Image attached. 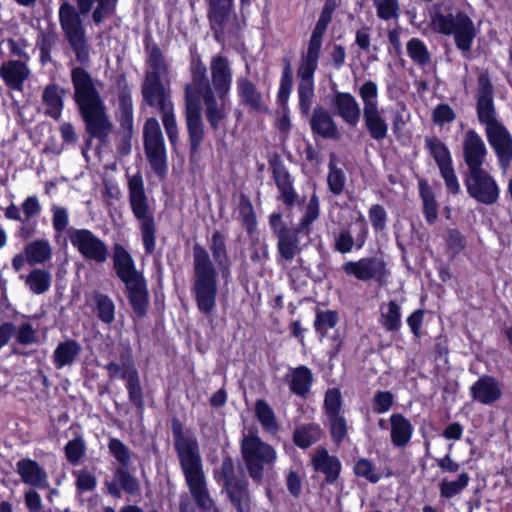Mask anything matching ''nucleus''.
Returning <instances> with one entry per match:
<instances>
[{
	"label": "nucleus",
	"mask_w": 512,
	"mask_h": 512,
	"mask_svg": "<svg viewBox=\"0 0 512 512\" xmlns=\"http://www.w3.org/2000/svg\"><path fill=\"white\" fill-rule=\"evenodd\" d=\"M391 442L396 447H405L411 440L413 426L410 421L400 413L390 416Z\"/></svg>",
	"instance_id": "obj_33"
},
{
	"label": "nucleus",
	"mask_w": 512,
	"mask_h": 512,
	"mask_svg": "<svg viewBox=\"0 0 512 512\" xmlns=\"http://www.w3.org/2000/svg\"><path fill=\"white\" fill-rule=\"evenodd\" d=\"M330 20V16L325 14V11L322 12L308 43V48L305 54H303L302 58L319 60L320 51L322 47V38L327 29L328 22Z\"/></svg>",
	"instance_id": "obj_36"
},
{
	"label": "nucleus",
	"mask_w": 512,
	"mask_h": 512,
	"mask_svg": "<svg viewBox=\"0 0 512 512\" xmlns=\"http://www.w3.org/2000/svg\"><path fill=\"white\" fill-rule=\"evenodd\" d=\"M464 184L468 195L478 203L493 205L499 200V185L496 179L484 168L466 171Z\"/></svg>",
	"instance_id": "obj_14"
},
{
	"label": "nucleus",
	"mask_w": 512,
	"mask_h": 512,
	"mask_svg": "<svg viewBox=\"0 0 512 512\" xmlns=\"http://www.w3.org/2000/svg\"><path fill=\"white\" fill-rule=\"evenodd\" d=\"M96 304V313L99 320L103 323L110 324L115 319V304L110 297L102 293L94 294Z\"/></svg>",
	"instance_id": "obj_53"
},
{
	"label": "nucleus",
	"mask_w": 512,
	"mask_h": 512,
	"mask_svg": "<svg viewBox=\"0 0 512 512\" xmlns=\"http://www.w3.org/2000/svg\"><path fill=\"white\" fill-rule=\"evenodd\" d=\"M16 471L25 484L36 488H47L48 476L44 469L34 460L22 459L16 464Z\"/></svg>",
	"instance_id": "obj_25"
},
{
	"label": "nucleus",
	"mask_w": 512,
	"mask_h": 512,
	"mask_svg": "<svg viewBox=\"0 0 512 512\" xmlns=\"http://www.w3.org/2000/svg\"><path fill=\"white\" fill-rule=\"evenodd\" d=\"M143 146L152 170L164 178L167 170V152L159 121L155 117L146 119L143 126Z\"/></svg>",
	"instance_id": "obj_13"
},
{
	"label": "nucleus",
	"mask_w": 512,
	"mask_h": 512,
	"mask_svg": "<svg viewBox=\"0 0 512 512\" xmlns=\"http://www.w3.org/2000/svg\"><path fill=\"white\" fill-rule=\"evenodd\" d=\"M461 149L467 171L483 168L488 149L483 138L474 129H468L464 132Z\"/></svg>",
	"instance_id": "obj_16"
},
{
	"label": "nucleus",
	"mask_w": 512,
	"mask_h": 512,
	"mask_svg": "<svg viewBox=\"0 0 512 512\" xmlns=\"http://www.w3.org/2000/svg\"><path fill=\"white\" fill-rule=\"evenodd\" d=\"M318 67V61L302 58L298 69L300 82L298 86L299 106L303 115H308L314 98V73Z\"/></svg>",
	"instance_id": "obj_17"
},
{
	"label": "nucleus",
	"mask_w": 512,
	"mask_h": 512,
	"mask_svg": "<svg viewBox=\"0 0 512 512\" xmlns=\"http://www.w3.org/2000/svg\"><path fill=\"white\" fill-rule=\"evenodd\" d=\"M225 489L238 512H249V495L245 479L241 478L236 482H230Z\"/></svg>",
	"instance_id": "obj_39"
},
{
	"label": "nucleus",
	"mask_w": 512,
	"mask_h": 512,
	"mask_svg": "<svg viewBox=\"0 0 512 512\" xmlns=\"http://www.w3.org/2000/svg\"><path fill=\"white\" fill-rule=\"evenodd\" d=\"M209 247L212 252L214 261L224 273L228 270L229 258L226 249L225 237L220 231H215L212 234Z\"/></svg>",
	"instance_id": "obj_45"
},
{
	"label": "nucleus",
	"mask_w": 512,
	"mask_h": 512,
	"mask_svg": "<svg viewBox=\"0 0 512 512\" xmlns=\"http://www.w3.org/2000/svg\"><path fill=\"white\" fill-rule=\"evenodd\" d=\"M52 276L43 269H34L26 277V285L34 294H43L51 286Z\"/></svg>",
	"instance_id": "obj_49"
},
{
	"label": "nucleus",
	"mask_w": 512,
	"mask_h": 512,
	"mask_svg": "<svg viewBox=\"0 0 512 512\" xmlns=\"http://www.w3.org/2000/svg\"><path fill=\"white\" fill-rule=\"evenodd\" d=\"M328 419L333 440L337 443L342 442L346 437L348 430L345 418L341 414H338L330 416Z\"/></svg>",
	"instance_id": "obj_63"
},
{
	"label": "nucleus",
	"mask_w": 512,
	"mask_h": 512,
	"mask_svg": "<svg viewBox=\"0 0 512 512\" xmlns=\"http://www.w3.org/2000/svg\"><path fill=\"white\" fill-rule=\"evenodd\" d=\"M377 16L382 20L397 19L400 13L398 0H379L375 4Z\"/></svg>",
	"instance_id": "obj_58"
},
{
	"label": "nucleus",
	"mask_w": 512,
	"mask_h": 512,
	"mask_svg": "<svg viewBox=\"0 0 512 512\" xmlns=\"http://www.w3.org/2000/svg\"><path fill=\"white\" fill-rule=\"evenodd\" d=\"M434 29L443 35H453L456 47L469 58L477 31L472 19L464 12L436 13L432 18Z\"/></svg>",
	"instance_id": "obj_9"
},
{
	"label": "nucleus",
	"mask_w": 512,
	"mask_h": 512,
	"mask_svg": "<svg viewBox=\"0 0 512 512\" xmlns=\"http://www.w3.org/2000/svg\"><path fill=\"white\" fill-rule=\"evenodd\" d=\"M425 147L434 158L439 169L452 165L448 147L437 137H426Z\"/></svg>",
	"instance_id": "obj_43"
},
{
	"label": "nucleus",
	"mask_w": 512,
	"mask_h": 512,
	"mask_svg": "<svg viewBox=\"0 0 512 512\" xmlns=\"http://www.w3.org/2000/svg\"><path fill=\"white\" fill-rule=\"evenodd\" d=\"M69 240L80 255L95 263H104L109 258L107 244L88 229L70 228L67 231Z\"/></svg>",
	"instance_id": "obj_15"
},
{
	"label": "nucleus",
	"mask_w": 512,
	"mask_h": 512,
	"mask_svg": "<svg viewBox=\"0 0 512 512\" xmlns=\"http://www.w3.org/2000/svg\"><path fill=\"white\" fill-rule=\"evenodd\" d=\"M239 217L248 233L255 231L257 226L256 214L248 196L241 194L239 197Z\"/></svg>",
	"instance_id": "obj_51"
},
{
	"label": "nucleus",
	"mask_w": 512,
	"mask_h": 512,
	"mask_svg": "<svg viewBox=\"0 0 512 512\" xmlns=\"http://www.w3.org/2000/svg\"><path fill=\"white\" fill-rule=\"evenodd\" d=\"M329 172L327 175V184L329 190L334 195H340L345 188L346 184V175L342 168L338 167L336 164V157L334 154L330 155L329 163H328Z\"/></svg>",
	"instance_id": "obj_46"
},
{
	"label": "nucleus",
	"mask_w": 512,
	"mask_h": 512,
	"mask_svg": "<svg viewBox=\"0 0 512 512\" xmlns=\"http://www.w3.org/2000/svg\"><path fill=\"white\" fill-rule=\"evenodd\" d=\"M113 263L117 276L123 282L143 275L136 270L134 260L122 245L117 244L114 246Z\"/></svg>",
	"instance_id": "obj_28"
},
{
	"label": "nucleus",
	"mask_w": 512,
	"mask_h": 512,
	"mask_svg": "<svg viewBox=\"0 0 512 512\" xmlns=\"http://www.w3.org/2000/svg\"><path fill=\"white\" fill-rule=\"evenodd\" d=\"M470 475L467 472H461L456 479L443 478L439 483L440 497L452 499L460 495L470 483Z\"/></svg>",
	"instance_id": "obj_42"
},
{
	"label": "nucleus",
	"mask_w": 512,
	"mask_h": 512,
	"mask_svg": "<svg viewBox=\"0 0 512 512\" xmlns=\"http://www.w3.org/2000/svg\"><path fill=\"white\" fill-rule=\"evenodd\" d=\"M142 96L150 107H154L161 115V121L172 147L176 149L179 141V128L176 120L174 104L170 89L161 80L150 77L144 79Z\"/></svg>",
	"instance_id": "obj_8"
},
{
	"label": "nucleus",
	"mask_w": 512,
	"mask_h": 512,
	"mask_svg": "<svg viewBox=\"0 0 512 512\" xmlns=\"http://www.w3.org/2000/svg\"><path fill=\"white\" fill-rule=\"evenodd\" d=\"M74 101L85 123L87 133L106 143L114 125L91 75L82 67L71 70Z\"/></svg>",
	"instance_id": "obj_4"
},
{
	"label": "nucleus",
	"mask_w": 512,
	"mask_h": 512,
	"mask_svg": "<svg viewBox=\"0 0 512 512\" xmlns=\"http://www.w3.org/2000/svg\"><path fill=\"white\" fill-rule=\"evenodd\" d=\"M363 104L364 127L375 141H382L388 136L389 125L384 117V110L378 101V86L368 80L358 90Z\"/></svg>",
	"instance_id": "obj_10"
},
{
	"label": "nucleus",
	"mask_w": 512,
	"mask_h": 512,
	"mask_svg": "<svg viewBox=\"0 0 512 512\" xmlns=\"http://www.w3.org/2000/svg\"><path fill=\"white\" fill-rule=\"evenodd\" d=\"M241 453L250 477L256 481L262 480L264 467L273 465L277 459L276 450L253 434L243 436Z\"/></svg>",
	"instance_id": "obj_12"
},
{
	"label": "nucleus",
	"mask_w": 512,
	"mask_h": 512,
	"mask_svg": "<svg viewBox=\"0 0 512 512\" xmlns=\"http://www.w3.org/2000/svg\"><path fill=\"white\" fill-rule=\"evenodd\" d=\"M420 196L423 202V213L429 224H434L438 217V205L433 191L427 184H420Z\"/></svg>",
	"instance_id": "obj_50"
},
{
	"label": "nucleus",
	"mask_w": 512,
	"mask_h": 512,
	"mask_svg": "<svg viewBox=\"0 0 512 512\" xmlns=\"http://www.w3.org/2000/svg\"><path fill=\"white\" fill-rule=\"evenodd\" d=\"M233 0H209V20L211 28L217 33L228 22Z\"/></svg>",
	"instance_id": "obj_35"
},
{
	"label": "nucleus",
	"mask_w": 512,
	"mask_h": 512,
	"mask_svg": "<svg viewBox=\"0 0 512 512\" xmlns=\"http://www.w3.org/2000/svg\"><path fill=\"white\" fill-rule=\"evenodd\" d=\"M310 126L314 133L326 139L338 138V127L329 112L317 106L311 115Z\"/></svg>",
	"instance_id": "obj_27"
},
{
	"label": "nucleus",
	"mask_w": 512,
	"mask_h": 512,
	"mask_svg": "<svg viewBox=\"0 0 512 512\" xmlns=\"http://www.w3.org/2000/svg\"><path fill=\"white\" fill-rule=\"evenodd\" d=\"M237 91L241 103L248 106L250 110L259 113L266 112L268 110L262 93L247 77H240L237 79Z\"/></svg>",
	"instance_id": "obj_26"
},
{
	"label": "nucleus",
	"mask_w": 512,
	"mask_h": 512,
	"mask_svg": "<svg viewBox=\"0 0 512 512\" xmlns=\"http://www.w3.org/2000/svg\"><path fill=\"white\" fill-rule=\"evenodd\" d=\"M338 322V315L335 311L326 310L319 311L316 314L315 329L321 335V339L325 338L330 329H333Z\"/></svg>",
	"instance_id": "obj_56"
},
{
	"label": "nucleus",
	"mask_w": 512,
	"mask_h": 512,
	"mask_svg": "<svg viewBox=\"0 0 512 512\" xmlns=\"http://www.w3.org/2000/svg\"><path fill=\"white\" fill-rule=\"evenodd\" d=\"M127 289V297L133 312L142 318L146 315L149 305V293L144 276L132 278L124 282Z\"/></svg>",
	"instance_id": "obj_23"
},
{
	"label": "nucleus",
	"mask_w": 512,
	"mask_h": 512,
	"mask_svg": "<svg viewBox=\"0 0 512 512\" xmlns=\"http://www.w3.org/2000/svg\"><path fill=\"white\" fill-rule=\"evenodd\" d=\"M148 63L149 70L145 74L146 79L153 77V79L161 80L168 73L167 64L158 48L151 49Z\"/></svg>",
	"instance_id": "obj_52"
},
{
	"label": "nucleus",
	"mask_w": 512,
	"mask_h": 512,
	"mask_svg": "<svg viewBox=\"0 0 512 512\" xmlns=\"http://www.w3.org/2000/svg\"><path fill=\"white\" fill-rule=\"evenodd\" d=\"M289 389L297 396L305 397L312 386L314 377L312 371L306 366H299L286 376Z\"/></svg>",
	"instance_id": "obj_29"
},
{
	"label": "nucleus",
	"mask_w": 512,
	"mask_h": 512,
	"mask_svg": "<svg viewBox=\"0 0 512 512\" xmlns=\"http://www.w3.org/2000/svg\"><path fill=\"white\" fill-rule=\"evenodd\" d=\"M64 89L55 83L47 85L42 93V102L45 106V113L59 119L63 110Z\"/></svg>",
	"instance_id": "obj_34"
},
{
	"label": "nucleus",
	"mask_w": 512,
	"mask_h": 512,
	"mask_svg": "<svg viewBox=\"0 0 512 512\" xmlns=\"http://www.w3.org/2000/svg\"><path fill=\"white\" fill-rule=\"evenodd\" d=\"M334 113L350 127H356L361 118V107L356 98L348 92H336L332 98Z\"/></svg>",
	"instance_id": "obj_20"
},
{
	"label": "nucleus",
	"mask_w": 512,
	"mask_h": 512,
	"mask_svg": "<svg viewBox=\"0 0 512 512\" xmlns=\"http://www.w3.org/2000/svg\"><path fill=\"white\" fill-rule=\"evenodd\" d=\"M345 274L361 281L381 279L386 274V263L382 257H366L343 264Z\"/></svg>",
	"instance_id": "obj_18"
},
{
	"label": "nucleus",
	"mask_w": 512,
	"mask_h": 512,
	"mask_svg": "<svg viewBox=\"0 0 512 512\" xmlns=\"http://www.w3.org/2000/svg\"><path fill=\"white\" fill-rule=\"evenodd\" d=\"M354 472L357 476L367 479L371 483H377L381 476L376 473L374 465L367 459H359L355 466Z\"/></svg>",
	"instance_id": "obj_61"
},
{
	"label": "nucleus",
	"mask_w": 512,
	"mask_h": 512,
	"mask_svg": "<svg viewBox=\"0 0 512 512\" xmlns=\"http://www.w3.org/2000/svg\"><path fill=\"white\" fill-rule=\"evenodd\" d=\"M74 101L85 123L87 133L106 143L114 125L91 75L82 67L71 70Z\"/></svg>",
	"instance_id": "obj_3"
},
{
	"label": "nucleus",
	"mask_w": 512,
	"mask_h": 512,
	"mask_svg": "<svg viewBox=\"0 0 512 512\" xmlns=\"http://www.w3.org/2000/svg\"><path fill=\"white\" fill-rule=\"evenodd\" d=\"M171 429L180 468L194 501L204 512H220L207 489L202 456L195 433L190 429L184 430L178 419H173Z\"/></svg>",
	"instance_id": "obj_2"
},
{
	"label": "nucleus",
	"mask_w": 512,
	"mask_h": 512,
	"mask_svg": "<svg viewBox=\"0 0 512 512\" xmlns=\"http://www.w3.org/2000/svg\"><path fill=\"white\" fill-rule=\"evenodd\" d=\"M128 201L134 218L139 222L146 253L151 254L156 244V223L154 208L145 191L140 173L127 175Z\"/></svg>",
	"instance_id": "obj_7"
},
{
	"label": "nucleus",
	"mask_w": 512,
	"mask_h": 512,
	"mask_svg": "<svg viewBox=\"0 0 512 512\" xmlns=\"http://www.w3.org/2000/svg\"><path fill=\"white\" fill-rule=\"evenodd\" d=\"M81 14H88L94 5H96L92 19L96 24H100L105 18L110 17L115 12L117 0H76Z\"/></svg>",
	"instance_id": "obj_31"
},
{
	"label": "nucleus",
	"mask_w": 512,
	"mask_h": 512,
	"mask_svg": "<svg viewBox=\"0 0 512 512\" xmlns=\"http://www.w3.org/2000/svg\"><path fill=\"white\" fill-rule=\"evenodd\" d=\"M475 98L478 121L485 126L487 140L498 158L501 169L505 171L512 162V136L497 119L494 86L486 70L478 75Z\"/></svg>",
	"instance_id": "obj_5"
},
{
	"label": "nucleus",
	"mask_w": 512,
	"mask_h": 512,
	"mask_svg": "<svg viewBox=\"0 0 512 512\" xmlns=\"http://www.w3.org/2000/svg\"><path fill=\"white\" fill-rule=\"evenodd\" d=\"M255 414L263 430L270 435H276L280 430V425L272 407L263 399H258L255 403Z\"/></svg>",
	"instance_id": "obj_38"
},
{
	"label": "nucleus",
	"mask_w": 512,
	"mask_h": 512,
	"mask_svg": "<svg viewBox=\"0 0 512 512\" xmlns=\"http://www.w3.org/2000/svg\"><path fill=\"white\" fill-rule=\"evenodd\" d=\"M109 379H115L117 377L125 380L126 372L129 369L138 371L132 357V352L129 347H124L119 355V360H111L105 365Z\"/></svg>",
	"instance_id": "obj_37"
},
{
	"label": "nucleus",
	"mask_w": 512,
	"mask_h": 512,
	"mask_svg": "<svg viewBox=\"0 0 512 512\" xmlns=\"http://www.w3.org/2000/svg\"><path fill=\"white\" fill-rule=\"evenodd\" d=\"M192 292L199 312L207 317L216 309L217 271L208 251L200 244L193 246Z\"/></svg>",
	"instance_id": "obj_6"
},
{
	"label": "nucleus",
	"mask_w": 512,
	"mask_h": 512,
	"mask_svg": "<svg viewBox=\"0 0 512 512\" xmlns=\"http://www.w3.org/2000/svg\"><path fill=\"white\" fill-rule=\"evenodd\" d=\"M115 481L126 493L135 494L139 491V482L126 467H118L114 473Z\"/></svg>",
	"instance_id": "obj_57"
},
{
	"label": "nucleus",
	"mask_w": 512,
	"mask_h": 512,
	"mask_svg": "<svg viewBox=\"0 0 512 512\" xmlns=\"http://www.w3.org/2000/svg\"><path fill=\"white\" fill-rule=\"evenodd\" d=\"M324 406L328 417L341 414L342 397L338 389L327 390L324 399Z\"/></svg>",
	"instance_id": "obj_62"
},
{
	"label": "nucleus",
	"mask_w": 512,
	"mask_h": 512,
	"mask_svg": "<svg viewBox=\"0 0 512 512\" xmlns=\"http://www.w3.org/2000/svg\"><path fill=\"white\" fill-rule=\"evenodd\" d=\"M108 448L113 457L121 464L120 467H127L131 459L128 447L121 440L112 438L108 443Z\"/></svg>",
	"instance_id": "obj_60"
},
{
	"label": "nucleus",
	"mask_w": 512,
	"mask_h": 512,
	"mask_svg": "<svg viewBox=\"0 0 512 512\" xmlns=\"http://www.w3.org/2000/svg\"><path fill=\"white\" fill-rule=\"evenodd\" d=\"M209 81L214 93L228 96L232 84V69L229 60L222 55H215L211 58L209 64Z\"/></svg>",
	"instance_id": "obj_19"
},
{
	"label": "nucleus",
	"mask_w": 512,
	"mask_h": 512,
	"mask_svg": "<svg viewBox=\"0 0 512 512\" xmlns=\"http://www.w3.org/2000/svg\"><path fill=\"white\" fill-rule=\"evenodd\" d=\"M52 212V225L54 231L61 235L63 232H66L70 229L69 225V213L65 207L53 205L51 208Z\"/></svg>",
	"instance_id": "obj_59"
},
{
	"label": "nucleus",
	"mask_w": 512,
	"mask_h": 512,
	"mask_svg": "<svg viewBox=\"0 0 512 512\" xmlns=\"http://www.w3.org/2000/svg\"><path fill=\"white\" fill-rule=\"evenodd\" d=\"M406 50L410 59L418 66L426 67L431 64V53L421 39L411 38L406 44Z\"/></svg>",
	"instance_id": "obj_44"
},
{
	"label": "nucleus",
	"mask_w": 512,
	"mask_h": 512,
	"mask_svg": "<svg viewBox=\"0 0 512 512\" xmlns=\"http://www.w3.org/2000/svg\"><path fill=\"white\" fill-rule=\"evenodd\" d=\"M58 42V36L51 30L43 31L38 38L37 46L40 50V61L46 64L52 60L51 52Z\"/></svg>",
	"instance_id": "obj_54"
},
{
	"label": "nucleus",
	"mask_w": 512,
	"mask_h": 512,
	"mask_svg": "<svg viewBox=\"0 0 512 512\" xmlns=\"http://www.w3.org/2000/svg\"><path fill=\"white\" fill-rule=\"evenodd\" d=\"M322 437V430L314 423L297 426L293 433V442L296 446L306 449L318 442Z\"/></svg>",
	"instance_id": "obj_40"
},
{
	"label": "nucleus",
	"mask_w": 512,
	"mask_h": 512,
	"mask_svg": "<svg viewBox=\"0 0 512 512\" xmlns=\"http://www.w3.org/2000/svg\"><path fill=\"white\" fill-rule=\"evenodd\" d=\"M319 217V199L316 194H313L307 204L306 210L300 222L296 226L304 232V235L310 234L311 224Z\"/></svg>",
	"instance_id": "obj_55"
},
{
	"label": "nucleus",
	"mask_w": 512,
	"mask_h": 512,
	"mask_svg": "<svg viewBox=\"0 0 512 512\" xmlns=\"http://www.w3.org/2000/svg\"><path fill=\"white\" fill-rule=\"evenodd\" d=\"M64 450H65V455L67 457V460L71 464L75 465L80 461V459L84 455V452H85L84 441L81 438L73 439L66 444Z\"/></svg>",
	"instance_id": "obj_64"
},
{
	"label": "nucleus",
	"mask_w": 512,
	"mask_h": 512,
	"mask_svg": "<svg viewBox=\"0 0 512 512\" xmlns=\"http://www.w3.org/2000/svg\"><path fill=\"white\" fill-rule=\"evenodd\" d=\"M380 321L387 331H398L401 327L400 306L395 301L382 305Z\"/></svg>",
	"instance_id": "obj_47"
},
{
	"label": "nucleus",
	"mask_w": 512,
	"mask_h": 512,
	"mask_svg": "<svg viewBox=\"0 0 512 512\" xmlns=\"http://www.w3.org/2000/svg\"><path fill=\"white\" fill-rule=\"evenodd\" d=\"M52 256V247L48 240L38 239L25 247V257L29 264H42Z\"/></svg>",
	"instance_id": "obj_41"
},
{
	"label": "nucleus",
	"mask_w": 512,
	"mask_h": 512,
	"mask_svg": "<svg viewBox=\"0 0 512 512\" xmlns=\"http://www.w3.org/2000/svg\"><path fill=\"white\" fill-rule=\"evenodd\" d=\"M470 391L471 396L475 401L485 405L496 402L502 396L500 383L494 377L486 375L480 377L471 386Z\"/></svg>",
	"instance_id": "obj_24"
},
{
	"label": "nucleus",
	"mask_w": 512,
	"mask_h": 512,
	"mask_svg": "<svg viewBox=\"0 0 512 512\" xmlns=\"http://www.w3.org/2000/svg\"><path fill=\"white\" fill-rule=\"evenodd\" d=\"M228 96L214 93L207 77L206 66L198 60L192 67V80L184 87V116L191 151H199L205 137L201 102L211 129L224 126L229 114Z\"/></svg>",
	"instance_id": "obj_1"
},
{
	"label": "nucleus",
	"mask_w": 512,
	"mask_h": 512,
	"mask_svg": "<svg viewBox=\"0 0 512 512\" xmlns=\"http://www.w3.org/2000/svg\"><path fill=\"white\" fill-rule=\"evenodd\" d=\"M300 234L304 232L297 227L282 229L278 231L277 250L280 263H291L302 251L300 244Z\"/></svg>",
	"instance_id": "obj_21"
},
{
	"label": "nucleus",
	"mask_w": 512,
	"mask_h": 512,
	"mask_svg": "<svg viewBox=\"0 0 512 512\" xmlns=\"http://www.w3.org/2000/svg\"><path fill=\"white\" fill-rule=\"evenodd\" d=\"M124 376L130 402L137 408L142 409L144 398L138 371L129 369Z\"/></svg>",
	"instance_id": "obj_48"
},
{
	"label": "nucleus",
	"mask_w": 512,
	"mask_h": 512,
	"mask_svg": "<svg viewBox=\"0 0 512 512\" xmlns=\"http://www.w3.org/2000/svg\"><path fill=\"white\" fill-rule=\"evenodd\" d=\"M312 464L316 471L326 475L327 482H334L341 468L339 460L329 455L328 451L324 448H318L316 450L312 457Z\"/></svg>",
	"instance_id": "obj_30"
},
{
	"label": "nucleus",
	"mask_w": 512,
	"mask_h": 512,
	"mask_svg": "<svg viewBox=\"0 0 512 512\" xmlns=\"http://www.w3.org/2000/svg\"><path fill=\"white\" fill-rule=\"evenodd\" d=\"M82 351L81 345L74 339L60 342L53 352V362L57 369L71 366Z\"/></svg>",
	"instance_id": "obj_32"
},
{
	"label": "nucleus",
	"mask_w": 512,
	"mask_h": 512,
	"mask_svg": "<svg viewBox=\"0 0 512 512\" xmlns=\"http://www.w3.org/2000/svg\"><path fill=\"white\" fill-rule=\"evenodd\" d=\"M30 76L31 70L25 61L8 60L0 66V77L11 90L22 92Z\"/></svg>",
	"instance_id": "obj_22"
},
{
	"label": "nucleus",
	"mask_w": 512,
	"mask_h": 512,
	"mask_svg": "<svg viewBox=\"0 0 512 512\" xmlns=\"http://www.w3.org/2000/svg\"><path fill=\"white\" fill-rule=\"evenodd\" d=\"M59 20L77 62L81 65H88L90 63V46L76 8L70 3H63L59 9Z\"/></svg>",
	"instance_id": "obj_11"
}]
</instances>
